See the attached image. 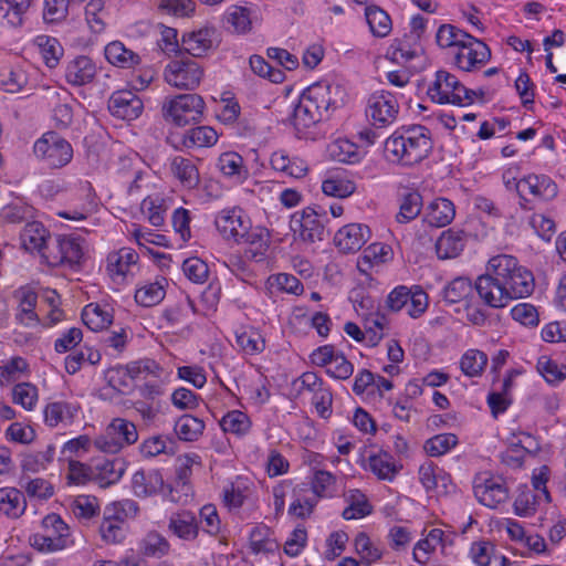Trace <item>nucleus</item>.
<instances>
[{"mask_svg": "<svg viewBox=\"0 0 566 566\" xmlns=\"http://www.w3.org/2000/svg\"><path fill=\"white\" fill-rule=\"evenodd\" d=\"M474 287L485 305L502 308L512 300L530 296L535 283L515 256L499 254L489 260L486 273L476 279Z\"/></svg>", "mask_w": 566, "mask_h": 566, "instance_id": "f257e3e1", "label": "nucleus"}, {"mask_svg": "<svg viewBox=\"0 0 566 566\" xmlns=\"http://www.w3.org/2000/svg\"><path fill=\"white\" fill-rule=\"evenodd\" d=\"M431 149V133L422 125L402 126L385 142L387 158L406 166L420 163L428 157Z\"/></svg>", "mask_w": 566, "mask_h": 566, "instance_id": "f03ea898", "label": "nucleus"}, {"mask_svg": "<svg viewBox=\"0 0 566 566\" xmlns=\"http://www.w3.org/2000/svg\"><path fill=\"white\" fill-rule=\"evenodd\" d=\"M428 95L438 104L464 106L475 101L476 93L467 88L455 75L440 70L428 87Z\"/></svg>", "mask_w": 566, "mask_h": 566, "instance_id": "7ed1b4c3", "label": "nucleus"}, {"mask_svg": "<svg viewBox=\"0 0 566 566\" xmlns=\"http://www.w3.org/2000/svg\"><path fill=\"white\" fill-rule=\"evenodd\" d=\"M206 103L198 94H179L167 97L161 112L165 120L176 126H186L201 120Z\"/></svg>", "mask_w": 566, "mask_h": 566, "instance_id": "20e7f679", "label": "nucleus"}, {"mask_svg": "<svg viewBox=\"0 0 566 566\" xmlns=\"http://www.w3.org/2000/svg\"><path fill=\"white\" fill-rule=\"evenodd\" d=\"M42 533L30 537L33 548L42 553L65 549L73 544L70 526L55 513L48 514L42 521Z\"/></svg>", "mask_w": 566, "mask_h": 566, "instance_id": "39448f33", "label": "nucleus"}, {"mask_svg": "<svg viewBox=\"0 0 566 566\" xmlns=\"http://www.w3.org/2000/svg\"><path fill=\"white\" fill-rule=\"evenodd\" d=\"M203 76L202 65L186 54L172 59L164 69L165 82L181 91L196 90Z\"/></svg>", "mask_w": 566, "mask_h": 566, "instance_id": "423d86ee", "label": "nucleus"}, {"mask_svg": "<svg viewBox=\"0 0 566 566\" xmlns=\"http://www.w3.org/2000/svg\"><path fill=\"white\" fill-rule=\"evenodd\" d=\"M138 431L136 426L124 418L113 419L105 430L95 437L94 447L104 453H117L123 448L136 443Z\"/></svg>", "mask_w": 566, "mask_h": 566, "instance_id": "0eeeda50", "label": "nucleus"}, {"mask_svg": "<svg viewBox=\"0 0 566 566\" xmlns=\"http://www.w3.org/2000/svg\"><path fill=\"white\" fill-rule=\"evenodd\" d=\"M385 305L394 313L406 307L411 318H419L428 310L429 297L419 285H398L387 295Z\"/></svg>", "mask_w": 566, "mask_h": 566, "instance_id": "6e6552de", "label": "nucleus"}, {"mask_svg": "<svg viewBox=\"0 0 566 566\" xmlns=\"http://www.w3.org/2000/svg\"><path fill=\"white\" fill-rule=\"evenodd\" d=\"M33 153L50 168H62L73 158L72 145L54 132L43 134L34 143Z\"/></svg>", "mask_w": 566, "mask_h": 566, "instance_id": "1a4fd4ad", "label": "nucleus"}, {"mask_svg": "<svg viewBox=\"0 0 566 566\" xmlns=\"http://www.w3.org/2000/svg\"><path fill=\"white\" fill-rule=\"evenodd\" d=\"M327 221L325 209L307 207L293 213L290 228L302 241L313 243L324 239Z\"/></svg>", "mask_w": 566, "mask_h": 566, "instance_id": "9d476101", "label": "nucleus"}, {"mask_svg": "<svg viewBox=\"0 0 566 566\" xmlns=\"http://www.w3.org/2000/svg\"><path fill=\"white\" fill-rule=\"evenodd\" d=\"M251 218L239 206L227 207L217 212L213 223L221 238L237 244L250 229Z\"/></svg>", "mask_w": 566, "mask_h": 566, "instance_id": "9b49d317", "label": "nucleus"}, {"mask_svg": "<svg viewBox=\"0 0 566 566\" xmlns=\"http://www.w3.org/2000/svg\"><path fill=\"white\" fill-rule=\"evenodd\" d=\"M399 108V103L392 93L377 91L368 97L365 112L373 126L382 128L396 122Z\"/></svg>", "mask_w": 566, "mask_h": 566, "instance_id": "f8f14e48", "label": "nucleus"}, {"mask_svg": "<svg viewBox=\"0 0 566 566\" xmlns=\"http://www.w3.org/2000/svg\"><path fill=\"white\" fill-rule=\"evenodd\" d=\"M302 96L307 98L323 117L327 118L331 109H335L344 103L345 92L340 85L324 81L308 86Z\"/></svg>", "mask_w": 566, "mask_h": 566, "instance_id": "ddd939ff", "label": "nucleus"}, {"mask_svg": "<svg viewBox=\"0 0 566 566\" xmlns=\"http://www.w3.org/2000/svg\"><path fill=\"white\" fill-rule=\"evenodd\" d=\"M490 59V48L470 34L454 52L453 64L461 71L474 72L483 67Z\"/></svg>", "mask_w": 566, "mask_h": 566, "instance_id": "4468645a", "label": "nucleus"}, {"mask_svg": "<svg viewBox=\"0 0 566 566\" xmlns=\"http://www.w3.org/2000/svg\"><path fill=\"white\" fill-rule=\"evenodd\" d=\"M473 491L476 500L490 509H496L509 499V488L501 476L479 474L474 479Z\"/></svg>", "mask_w": 566, "mask_h": 566, "instance_id": "2eb2a0df", "label": "nucleus"}, {"mask_svg": "<svg viewBox=\"0 0 566 566\" xmlns=\"http://www.w3.org/2000/svg\"><path fill=\"white\" fill-rule=\"evenodd\" d=\"M518 188L521 198L520 205L523 209H531L527 205L530 202L527 196H531L535 200L548 201L554 199L558 193L557 185L545 175H528L521 178Z\"/></svg>", "mask_w": 566, "mask_h": 566, "instance_id": "dca6fc26", "label": "nucleus"}, {"mask_svg": "<svg viewBox=\"0 0 566 566\" xmlns=\"http://www.w3.org/2000/svg\"><path fill=\"white\" fill-rule=\"evenodd\" d=\"M452 543L451 534H447L441 528H431L423 538L415 544L412 558L418 564L424 565L428 563L430 555L438 548H440L442 555L449 556V547Z\"/></svg>", "mask_w": 566, "mask_h": 566, "instance_id": "f3484780", "label": "nucleus"}, {"mask_svg": "<svg viewBox=\"0 0 566 566\" xmlns=\"http://www.w3.org/2000/svg\"><path fill=\"white\" fill-rule=\"evenodd\" d=\"M14 297L18 301L14 315L17 323L29 328L39 326L41 318L35 312L38 294L31 287L22 286L15 291Z\"/></svg>", "mask_w": 566, "mask_h": 566, "instance_id": "a211bd4d", "label": "nucleus"}, {"mask_svg": "<svg viewBox=\"0 0 566 566\" xmlns=\"http://www.w3.org/2000/svg\"><path fill=\"white\" fill-rule=\"evenodd\" d=\"M142 99L132 91H117L108 101V109L113 116L124 119H136L143 112Z\"/></svg>", "mask_w": 566, "mask_h": 566, "instance_id": "6ab92c4d", "label": "nucleus"}, {"mask_svg": "<svg viewBox=\"0 0 566 566\" xmlns=\"http://www.w3.org/2000/svg\"><path fill=\"white\" fill-rule=\"evenodd\" d=\"M217 44V30L214 28H201L182 35V50L185 53L201 57Z\"/></svg>", "mask_w": 566, "mask_h": 566, "instance_id": "aec40b11", "label": "nucleus"}, {"mask_svg": "<svg viewBox=\"0 0 566 566\" xmlns=\"http://www.w3.org/2000/svg\"><path fill=\"white\" fill-rule=\"evenodd\" d=\"M370 238V230L361 223H349L339 229L335 234V243L346 253L359 251Z\"/></svg>", "mask_w": 566, "mask_h": 566, "instance_id": "412c9836", "label": "nucleus"}, {"mask_svg": "<svg viewBox=\"0 0 566 566\" xmlns=\"http://www.w3.org/2000/svg\"><path fill=\"white\" fill-rule=\"evenodd\" d=\"M132 492L137 497L159 494L165 488L163 474L158 470H138L130 480Z\"/></svg>", "mask_w": 566, "mask_h": 566, "instance_id": "4be33fe9", "label": "nucleus"}, {"mask_svg": "<svg viewBox=\"0 0 566 566\" xmlns=\"http://www.w3.org/2000/svg\"><path fill=\"white\" fill-rule=\"evenodd\" d=\"M139 256L132 248H122L107 256V272L115 282H124L136 266Z\"/></svg>", "mask_w": 566, "mask_h": 566, "instance_id": "5701e85b", "label": "nucleus"}, {"mask_svg": "<svg viewBox=\"0 0 566 566\" xmlns=\"http://www.w3.org/2000/svg\"><path fill=\"white\" fill-rule=\"evenodd\" d=\"M97 74V66L86 55H77L69 61L65 66V81L73 86H83L94 81Z\"/></svg>", "mask_w": 566, "mask_h": 566, "instance_id": "b1692460", "label": "nucleus"}, {"mask_svg": "<svg viewBox=\"0 0 566 566\" xmlns=\"http://www.w3.org/2000/svg\"><path fill=\"white\" fill-rule=\"evenodd\" d=\"M78 409L76 403L64 400L49 402L43 410L44 422L51 428L60 424L70 426L77 416Z\"/></svg>", "mask_w": 566, "mask_h": 566, "instance_id": "393cba45", "label": "nucleus"}, {"mask_svg": "<svg viewBox=\"0 0 566 566\" xmlns=\"http://www.w3.org/2000/svg\"><path fill=\"white\" fill-rule=\"evenodd\" d=\"M419 481L427 492H448L451 485V476L442 468L431 461L420 465Z\"/></svg>", "mask_w": 566, "mask_h": 566, "instance_id": "a878e982", "label": "nucleus"}, {"mask_svg": "<svg viewBox=\"0 0 566 566\" xmlns=\"http://www.w3.org/2000/svg\"><path fill=\"white\" fill-rule=\"evenodd\" d=\"M125 472L122 459H99L93 464V480L102 488L117 483Z\"/></svg>", "mask_w": 566, "mask_h": 566, "instance_id": "bb28decb", "label": "nucleus"}, {"mask_svg": "<svg viewBox=\"0 0 566 566\" xmlns=\"http://www.w3.org/2000/svg\"><path fill=\"white\" fill-rule=\"evenodd\" d=\"M454 217L455 207L447 198H436L424 208L423 220L431 227H446L452 222Z\"/></svg>", "mask_w": 566, "mask_h": 566, "instance_id": "cd10ccee", "label": "nucleus"}, {"mask_svg": "<svg viewBox=\"0 0 566 566\" xmlns=\"http://www.w3.org/2000/svg\"><path fill=\"white\" fill-rule=\"evenodd\" d=\"M465 242V234L462 230L448 229L443 231L436 242L438 258L441 260L457 258L463 251Z\"/></svg>", "mask_w": 566, "mask_h": 566, "instance_id": "c85d7f7f", "label": "nucleus"}, {"mask_svg": "<svg viewBox=\"0 0 566 566\" xmlns=\"http://www.w3.org/2000/svg\"><path fill=\"white\" fill-rule=\"evenodd\" d=\"M271 167L286 177L302 178L307 172V164L297 156H290L285 150H277L271 155Z\"/></svg>", "mask_w": 566, "mask_h": 566, "instance_id": "c756f323", "label": "nucleus"}, {"mask_svg": "<svg viewBox=\"0 0 566 566\" xmlns=\"http://www.w3.org/2000/svg\"><path fill=\"white\" fill-rule=\"evenodd\" d=\"M169 169L184 188L193 189L199 185V170L191 159L175 156L169 161Z\"/></svg>", "mask_w": 566, "mask_h": 566, "instance_id": "7c9ffc66", "label": "nucleus"}, {"mask_svg": "<svg viewBox=\"0 0 566 566\" xmlns=\"http://www.w3.org/2000/svg\"><path fill=\"white\" fill-rule=\"evenodd\" d=\"M271 243V235L266 228L261 226H252L250 223V229L247 230V233L243 235V239L238 242V245L244 244L249 248L253 259L260 261L264 258L269 247Z\"/></svg>", "mask_w": 566, "mask_h": 566, "instance_id": "2f4dec72", "label": "nucleus"}, {"mask_svg": "<svg viewBox=\"0 0 566 566\" xmlns=\"http://www.w3.org/2000/svg\"><path fill=\"white\" fill-rule=\"evenodd\" d=\"M113 318V310L107 304L90 303L82 311L83 323L94 332L108 327Z\"/></svg>", "mask_w": 566, "mask_h": 566, "instance_id": "473e14b6", "label": "nucleus"}, {"mask_svg": "<svg viewBox=\"0 0 566 566\" xmlns=\"http://www.w3.org/2000/svg\"><path fill=\"white\" fill-rule=\"evenodd\" d=\"M224 21L232 32L245 34L252 30L253 23L256 21L255 12L247 7L231 6L224 13Z\"/></svg>", "mask_w": 566, "mask_h": 566, "instance_id": "72a5a7b5", "label": "nucleus"}, {"mask_svg": "<svg viewBox=\"0 0 566 566\" xmlns=\"http://www.w3.org/2000/svg\"><path fill=\"white\" fill-rule=\"evenodd\" d=\"M169 531L185 541H192L198 535V523L196 516L190 511H180L174 513L169 518Z\"/></svg>", "mask_w": 566, "mask_h": 566, "instance_id": "f704fd0d", "label": "nucleus"}, {"mask_svg": "<svg viewBox=\"0 0 566 566\" xmlns=\"http://www.w3.org/2000/svg\"><path fill=\"white\" fill-rule=\"evenodd\" d=\"M217 166L219 171L233 182H242L249 175L243 158L233 151L221 154Z\"/></svg>", "mask_w": 566, "mask_h": 566, "instance_id": "c9c22d12", "label": "nucleus"}, {"mask_svg": "<svg viewBox=\"0 0 566 566\" xmlns=\"http://www.w3.org/2000/svg\"><path fill=\"white\" fill-rule=\"evenodd\" d=\"M106 60L114 66L130 69L140 63V56L120 41H113L104 49Z\"/></svg>", "mask_w": 566, "mask_h": 566, "instance_id": "e433bc0d", "label": "nucleus"}, {"mask_svg": "<svg viewBox=\"0 0 566 566\" xmlns=\"http://www.w3.org/2000/svg\"><path fill=\"white\" fill-rule=\"evenodd\" d=\"M324 118L315 106L301 95L292 115V124L297 133L305 132Z\"/></svg>", "mask_w": 566, "mask_h": 566, "instance_id": "4c0bfd02", "label": "nucleus"}, {"mask_svg": "<svg viewBox=\"0 0 566 566\" xmlns=\"http://www.w3.org/2000/svg\"><path fill=\"white\" fill-rule=\"evenodd\" d=\"M367 465L379 480L384 481H392L400 470L394 457L384 451L370 454Z\"/></svg>", "mask_w": 566, "mask_h": 566, "instance_id": "58836bf2", "label": "nucleus"}, {"mask_svg": "<svg viewBox=\"0 0 566 566\" xmlns=\"http://www.w3.org/2000/svg\"><path fill=\"white\" fill-rule=\"evenodd\" d=\"M50 237L48 229L38 221L27 223L20 234L22 247L27 251L38 253L43 250Z\"/></svg>", "mask_w": 566, "mask_h": 566, "instance_id": "ea45409f", "label": "nucleus"}, {"mask_svg": "<svg viewBox=\"0 0 566 566\" xmlns=\"http://www.w3.org/2000/svg\"><path fill=\"white\" fill-rule=\"evenodd\" d=\"M27 501L23 493L15 488L0 489V514L18 518L25 512Z\"/></svg>", "mask_w": 566, "mask_h": 566, "instance_id": "a19ab883", "label": "nucleus"}, {"mask_svg": "<svg viewBox=\"0 0 566 566\" xmlns=\"http://www.w3.org/2000/svg\"><path fill=\"white\" fill-rule=\"evenodd\" d=\"M344 499L347 503L342 514L345 520L363 518L371 513V506L361 491L357 489L347 490L344 493Z\"/></svg>", "mask_w": 566, "mask_h": 566, "instance_id": "79ce46f5", "label": "nucleus"}, {"mask_svg": "<svg viewBox=\"0 0 566 566\" xmlns=\"http://www.w3.org/2000/svg\"><path fill=\"white\" fill-rule=\"evenodd\" d=\"M391 258L392 249L390 245L381 242L371 243L358 259L357 266L360 272H366L373 265L386 263Z\"/></svg>", "mask_w": 566, "mask_h": 566, "instance_id": "37998d69", "label": "nucleus"}, {"mask_svg": "<svg viewBox=\"0 0 566 566\" xmlns=\"http://www.w3.org/2000/svg\"><path fill=\"white\" fill-rule=\"evenodd\" d=\"M219 135L211 126H197L188 129L181 138L186 148L211 147L218 142Z\"/></svg>", "mask_w": 566, "mask_h": 566, "instance_id": "c03bdc74", "label": "nucleus"}, {"mask_svg": "<svg viewBox=\"0 0 566 566\" xmlns=\"http://www.w3.org/2000/svg\"><path fill=\"white\" fill-rule=\"evenodd\" d=\"M101 358L102 355L97 349L84 345L65 357V370L67 374L74 375L85 365H97Z\"/></svg>", "mask_w": 566, "mask_h": 566, "instance_id": "a18cd8bd", "label": "nucleus"}, {"mask_svg": "<svg viewBox=\"0 0 566 566\" xmlns=\"http://www.w3.org/2000/svg\"><path fill=\"white\" fill-rule=\"evenodd\" d=\"M165 279H158L154 282H147L139 286L135 292V301L145 307H151L159 304L166 295Z\"/></svg>", "mask_w": 566, "mask_h": 566, "instance_id": "49530a36", "label": "nucleus"}, {"mask_svg": "<svg viewBox=\"0 0 566 566\" xmlns=\"http://www.w3.org/2000/svg\"><path fill=\"white\" fill-rule=\"evenodd\" d=\"M365 17L373 35L377 38H385L391 32V19L381 8L377 6H368L365 9Z\"/></svg>", "mask_w": 566, "mask_h": 566, "instance_id": "de8ad7c7", "label": "nucleus"}, {"mask_svg": "<svg viewBox=\"0 0 566 566\" xmlns=\"http://www.w3.org/2000/svg\"><path fill=\"white\" fill-rule=\"evenodd\" d=\"M34 45L38 48L48 67L53 69L59 64L63 55V48L57 39L41 34L34 39Z\"/></svg>", "mask_w": 566, "mask_h": 566, "instance_id": "09e8293b", "label": "nucleus"}, {"mask_svg": "<svg viewBox=\"0 0 566 566\" xmlns=\"http://www.w3.org/2000/svg\"><path fill=\"white\" fill-rule=\"evenodd\" d=\"M126 370L127 375L135 380H147L165 376L164 368L156 360L149 358L129 363L126 366Z\"/></svg>", "mask_w": 566, "mask_h": 566, "instance_id": "8fccbe9b", "label": "nucleus"}, {"mask_svg": "<svg viewBox=\"0 0 566 566\" xmlns=\"http://www.w3.org/2000/svg\"><path fill=\"white\" fill-rule=\"evenodd\" d=\"M55 449L48 446L44 450L28 452L22 455L21 469L24 472L38 473L48 468L53 462Z\"/></svg>", "mask_w": 566, "mask_h": 566, "instance_id": "3c124183", "label": "nucleus"}, {"mask_svg": "<svg viewBox=\"0 0 566 566\" xmlns=\"http://www.w3.org/2000/svg\"><path fill=\"white\" fill-rule=\"evenodd\" d=\"M328 156L338 163L355 164L360 159V151L356 144L347 139H336L327 147Z\"/></svg>", "mask_w": 566, "mask_h": 566, "instance_id": "603ef678", "label": "nucleus"}, {"mask_svg": "<svg viewBox=\"0 0 566 566\" xmlns=\"http://www.w3.org/2000/svg\"><path fill=\"white\" fill-rule=\"evenodd\" d=\"M64 266L74 268L84 259L85 241L77 237L61 235Z\"/></svg>", "mask_w": 566, "mask_h": 566, "instance_id": "864d4df0", "label": "nucleus"}, {"mask_svg": "<svg viewBox=\"0 0 566 566\" xmlns=\"http://www.w3.org/2000/svg\"><path fill=\"white\" fill-rule=\"evenodd\" d=\"M205 422L193 416L184 415L175 423V432L180 440L197 441L203 433Z\"/></svg>", "mask_w": 566, "mask_h": 566, "instance_id": "5fc2aeb1", "label": "nucleus"}, {"mask_svg": "<svg viewBox=\"0 0 566 566\" xmlns=\"http://www.w3.org/2000/svg\"><path fill=\"white\" fill-rule=\"evenodd\" d=\"M542 500L532 489L521 488L513 503L514 513L520 517L533 516Z\"/></svg>", "mask_w": 566, "mask_h": 566, "instance_id": "6e6d98bb", "label": "nucleus"}, {"mask_svg": "<svg viewBox=\"0 0 566 566\" xmlns=\"http://www.w3.org/2000/svg\"><path fill=\"white\" fill-rule=\"evenodd\" d=\"M537 371L549 385L556 386L566 379V365L543 355L537 359Z\"/></svg>", "mask_w": 566, "mask_h": 566, "instance_id": "4d7b16f0", "label": "nucleus"}, {"mask_svg": "<svg viewBox=\"0 0 566 566\" xmlns=\"http://www.w3.org/2000/svg\"><path fill=\"white\" fill-rule=\"evenodd\" d=\"M220 427L227 433L244 436L250 431L251 420L245 412L231 410L221 418Z\"/></svg>", "mask_w": 566, "mask_h": 566, "instance_id": "13d9d810", "label": "nucleus"}, {"mask_svg": "<svg viewBox=\"0 0 566 566\" xmlns=\"http://www.w3.org/2000/svg\"><path fill=\"white\" fill-rule=\"evenodd\" d=\"M469 33L452 24H442L436 33L437 44L441 49H459L461 44L469 38Z\"/></svg>", "mask_w": 566, "mask_h": 566, "instance_id": "bf43d9fd", "label": "nucleus"}, {"mask_svg": "<svg viewBox=\"0 0 566 566\" xmlns=\"http://www.w3.org/2000/svg\"><path fill=\"white\" fill-rule=\"evenodd\" d=\"M114 509L104 510V517L99 526V533L102 538L107 543L120 542L124 537V531L122 527L123 521L118 518V515L113 513Z\"/></svg>", "mask_w": 566, "mask_h": 566, "instance_id": "052dcab7", "label": "nucleus"}, {"mask_svg": "<svg viewBox=\"0 0 566 566\" xmlns=\"http://www.w3.org/2000/svg\"><path fill=\"white\" fill-rule=\"evenodd\" d=\"M140 210L154 227H161L165 221V200L159 195L146 197L140 203Z\"/></svg>", "mask_w": 566, "mask_h": 566, "instance_id": "680f3d73", "label": "nucleus"}, {"mask_svg": "<svg viewBox=\"0 0 566 566\" xmlns=\"http://www.w3.org/2000/svg\"><path fill=\"white\" fill-rule=\"evenodd\" d=\"M355 549L363 559L364 566H369L370 563L377 562L382 556V548L378 543H375L366 533H358L355 537Z\"/></svg>", "mask_w": 566, "mask_h": 566, "instance_id": "e2e57ef3", "label": "nucleus"}, {"mask_svg": "<svg viewBox=\"0 0 566 566\" xmlns=\"http://www.w3.org/2000/svg\"><path fill=\"white\" fill-rule=\"evenodd\" d=\"M422 208V197L417 191L406 193L399 206V212L396 216V220L399 223H407L416 219Z\"/></svg>", "mask_w": 566, "mask_h": 566, "instance_id": "0e129e2a", "label": "nucleus"}, {"mask_svg": "<svg viewBox=\"0 0 566 566\" xmlns=\"http://www.w3.org/2000/svg\"><path fill=\"white\" fill-rule=\"evenodd\" d=\"M488 364V355L479 349H468L460 359V368L465 376L476 377Z\"/></svg>", "mask_w": 566, "mask_h": 566, "instance_id": "69168bd1", "label": "nucleus"}, {"mask_svg": "<svg viewBox=\"0 0 566 566\" xmlns=\"http://www.w3.org/2000/svg\"><path fill=\"white\" fill-rule=\"evenodd\" d=\"M28 75L20 66L4 69L0 73V86L8 93H19L28 84Z\"/></svg>", "mask_w": 566, "mask_h": 566, "instance_id": "338daca9", "label": "nucleus"}, {"mask_svg": "<svg viewBox=\"0 0 566 566\" xmlns=\"http://www.w3.org/2000/svg\"><path fill=\"white\" fill-rule=\"evenodd\" d=\"M459 440L453 433H440L428 439L423 449L430 457H441L457 447Z\"/></svg>", "mask_w": 566, "mask_h": 566, "instance_id": "774afa93", "label": "nucleus"}]
</instances>
